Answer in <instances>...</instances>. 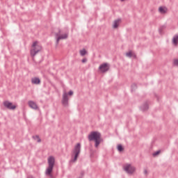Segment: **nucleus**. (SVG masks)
<instances>
[{"label": "nucleus", "instance_id": "obj_1", "mask_svg": "<svg viewBox=\"0 0 178 178\" xmlns=\"http://www.w3.org/2000/svg\"><path fill=\"white\" fill-rule=\"evenodd\" d=\"M48 167L45 170V175L49 176L50 178H54L52 175V171L54 170V166H55V157L53 156H49L47 159Z\"/></svg>", "mask_w": 178, "mask_h": 178}, {"label": "nucleus", "instance_id": "obj_2", "mask_svg": "<svg viewBox=\"0 0 178 178\" xmlns=\"http://www.w3.org/2000/svg\"><path fill=\"white\" fill-rule=\"evenodd\" d=\"M89 141H95V147H97L101 144V134L97 131H92L88 136Z\"/></svg>", "mask_w": 178, "mask_h": 178}, {"label": "nucleus", "instance_id": "obj_3", "mask_svg": "<svg viewBox=\"0 0 178 178\" xmlns=\"http://www.w3.org/2000/svg\"><path fill=\"white\" fill-rule=\"evenodd\" d=\"M81 151V145L80 143H77L76 145L74 146V148L72 151L74 156V159L71 160V162H76V161H77V158H79V155H80Z\"/></svg>", "mask_w": 178, "mask_h": 178}, {"label": "nucleus", "instance_id": "obj_4", "mask_svg": "<svg viewBox=\"0 0 178 178\" xmlns=\"http://www.w3.org/2000/svg\"><path fill=\"white\" fill-rule=\"evenodd\" d=\"M41 49H42V47H41V45L38 44V42H33L32 49H31V56H35Z\"/></svg>", "mask_w": 178, "mask_h": 178}, {"label": "nucleus", "instance_id": "obj_5", "mask_svg": "<svg viewBox=\"0 0 178 178\" xmlns=\"http://www.w3.org/2000/svg\"><path fill=\"white\" fill-rule=\"evenodd\" d=\"M123 169L128 175H133L134 172H136V168L129 163L124 165Z\"/></svg>", "mask_w": 178, "mask_h": 178}, {"label": "nucleus", "instance_id": "obj_6", "mask_svg": "<svg viewBox=\"0 0 178 178\" xmlns=\"http://www.w3.org/2000/svg\"><path fill=\"white\" fill-rule=\"evenodd\" d=\"M5 108H7V109H10V111H15L16 109V106L13 105V104L9 101H5L3 103Z\"/></svg>", "mask_w": 178, "mask_h": 178}, {"label": "nucleus", "instance_id": "obj_7", "mask_svg": "<svg viewBox=\"0 0 178 178\" xmlns=\"http://www.w3.org/2000/svg\"><path fill=\"white\" fill-rule=\"evenodd\" d=\"M62 104L63 106H69V97H67V93L66 92L63 95Z\"/></svg>", "mask_w": 178, "mask_h": 178}, {"label": "nucleus", "instance_id": "obj_8", "mask_svg": "<svg viewBox=\"0 0 178 178\" xmlns=\"http://www.w3.org/2000/svg\"><path fill=\"white\" fill-rule=\"evenodd\" d=\"M99 69L102 73H105V72L109 70V64L104 63L99 67Z\"/></svg>", "mask_w": 178, "mask_h": 178}, {"label": "nucleus", "instance_id": "obj_9", "mask_svg": "<svg viewBox=\"0 0 178 178\" xmlns=\"http://www.w3.org/2000/svg\"><path fill=\"white\" fill-rule=\"evenodd\" d=\"M69 34L68 33H65L63 35H59V33H56V45H58V44H59V41H60V40H66V38H67Z\"/></svg>", "mask_w": 178, "mask_h": 178}, {"label": "nucleus", "instance_id": "obj_10", "mask_svg": "<svg viewBox=\"0 0 178 178\" xmlns=\"http://www.w3.org/2000/svg\"><path fill=\"white\" fill-rule=\"evenodd\" d=\"M28 105L31 108V109H35V110L38 109V106H37V104L33 101H29L28 102Z\"/></svg>", "mask_w": 178, "mask_h": 178}, {"label": "nucleus", "instance_id": "obj_11", "mask_svg": "<svg viewBox=\"0 0 178 178\" xmlns=\"http://www.w3.org/2000/svg\"><path fill=\"white\" fill-rule=\"evenodd\" d=\"M31 83L32 84L38 85L41 83V80H40V78L38 77H34L31 79Z\"/></svg>", "mask_w": 178, "mask_h": 178}, {"label": "nucleus", "instance_id": "obj_12", "mask_svg": "<svg viewBox=\"0 0 178 178\" xmlns=\"http://www.w3.org/2000/svg\"><path fill=\"white\" fill-rule=\"evenodd\" d=\"M172 44L173 45H177L178 44V34L174 35L172 38Z\"/></svg>", "mask_w": 178, "mask_h": 178}, {"label": "nucleus", "instance_id": "obj_13", "mask_svg": "<svg viewBox=\"0 0 178 178\" xmlns=\"http://www.w3.org/2000/svg\"><path fill=\"white\" fill-rule=\"evenodd\" d=\"M148 103H145L140 106V109L143 111V112H145V111H148Z\"/></svg>", "mask_w": 178, "mask_h": 178}, {"label": "nucleus", "instance_id": "obj_14", "mask_svg": "<svg viewBox=\"0 0 178 178\" xmlns=\"http://www.w3.org/2000/svg\"><path fill=\"white\" fill-rule=\"evenodd\" d=\"M168 9L165 7H159V12L161 13V15H164V13H166Z\"/></svg>", "mask_w": 178, "mask_h": 178}, {"label": "nucleus", "instance_id": "obj_15", "mask_svg": "<svg viewBox=\"0 0 178 178\" xmlns=\"http://www.w3.org/2000/svg\"><path fill=\"white\" fill-rule=\"evenodd\" d=\"M119 22H120V19H116L115 21H114V24H113V29H118V27H119Z\"/></svg>", "mask_w": 178, "mask_h": 178}, {"label": "nucleus", "instance_id": "obj_16", "mask_svg": "<svg viewBox=\"0 0 178 178\" xmlns=\"http://www.w3.org/2000/svg\"><path fill=\"white\" fill-rule=\"evenodd\" d=\"M33 140H35V141H37V143H41V138H40V136L36 135L33 136Z\"/></svg>", "mask_w": 178, "mask_h": 178}, {"label": "nucleus", "instance_id": "obj_17", "mask_svg": "<svg viewBox=\"0 0 178 178\" xmlns=\"http://www.w3.org/2000/svg\"><path fill=\"white\" fill-rule=\"evenodd\" d=\"M86 54H87V51H86V49L80 50L81 56H84L86 55Z\"/></svg>", "mask_w": 178, "mask_h": 178}, {"label": "nucleus", "instance_id": "obj_18", "mask_svg": "<svg viewBox=\"0 0 178 178\" xmlns=\"http://www.w3.org/2000/svg\"><path fill=\"white\" fill-rule=\"evenodd\" d=\"M124 148H123V146H122V145H118V150L120 152H122V151H123Z\"/></svg>", "mask_w": 178, "mask_h": 178}, {"label": "nucleus", "instance_id": "obj_19", "mask_svg": "<svg viewBox=\"0 0 178 178\" xmlns=\"http://www.w3.org/2000/svg\"><path fill=\"white\" fill-rule=\"evenodd\" d=\"M126 56H127V58H131V56H133V53L131 51H129L126 54Z\"/></svg>", "mask_w": 178, "mask_h": 178}, {"label": "nucleus", "instance_id": "obj_20", "mask_svg": "<svg viewBox=\"0 0 178 178\" xmlns=\"http://www.w3.org/2000/svg\"><path fill=\"white\" fill-rule=\"evenodd\" d=\"M159 154H161V150L156 151L153 153V156H156V155H159Z\"/></svg>", "mask_w": 178, "mask_h": 178}, {"label": "nucleus", "instance_id": "obj_21", "mask_svg": "<svg viewBox=\"0 0 178 178\" xmlns=\"http://www.w3.org/2000/svg\"><path fill=\"white\" fill-rule=\"evenodd\" d=\"M136 88H137V85L136 83L132 84L131 85V90H132V91L134 90H136Z\"/></svg>", "mask_w": 178, "mask_h": 178}, {"label": "nucleus", "instance_id": "obj_22", "mask_svg": "<svg viewBox=\"0 0 178 178\" xmlns=\"http://www.w3.org/2000/svg\"><path fill=\"white\" fill-rule=\"evenodd\" d=\"M165 26H161V28L159 29V33L160 34H162V30L163 29Z\"/></svg>", "mask_w": 178, "mask_h": 178}, {"label": "nucleus", "instance_id": "obj_23", "mask_svg": "<svg viewBox=\"0 0 178 178\" xmlns=\"http://www.w3.org/2000/svg\"><path fill=\"white\" fill-rule=\"evenodd\" d=\"M174 65H175V66H178V60H174Z\"/></svg>", "mask_w": 178, "mask_h": 178}, {"label": "nucleus", "instance_id": "obj_24", "mask_svg": "<svg viewBox=\"0 0 178 178\" xmlns=\"http://www.w3.org/2000/svg\"><path fill=\"white\" fill-rule=\"evenodd\" d=\"M87 62V58L82 59V63H86Z\"/></svg>", "mask_w": 178, "mask_h": 178}, {"label": "nucleus", "instance_id": "obj_25", "mask_svg": "<svg viewBox=\"0 0 178 178\" xmlns=\"http://www.w3.org/2000/svg\"><path fill=\"white\" fill-rule=\"evenodd\" d=\"M73 95V91L70 90L69 92H68V95Z\"/></svg>", "mask_w": 178, "mask_h": 178}, {"label": "nucleus", "instance_id": "obj_26", "mask_svg": "<svg viewBox=\"0 0 178 178\" xmlns=\"http://www.w3.org/2000/svg\"><path fill=\"white\" fill-rule=\"evenodd\" d=\"M144 175H148V171H147V170H144Z\"/></svg>", "mask_w": 178, "mask_h": 178}, {"label": "nucleus", "instance_id": "obj_27", "mask_svg": "<svg viewBox=\"0 0 178 178\" xmlns=\"http://www.w3.org/2000/svg\"><path fill=\"white\" fill-rule=\"evenodd\" d=\"M27 178H34L32 175H29Z\"/></svg>", "mask_w": 178, "mask_h": 178}, {"label": "nucleus", "instance_id": "obj_28", "mask_svg": "<svg viewBox=\"0 0 178 178\" xmlns=\"http://www.w3.org/2000/svg\"><path fill=\"white\" fill-rule=\"evenodd\" d=\"M81 175H84V173H83V172H81Z\"/></svg>", "mask_w": 178, "mask_h": 178}]
</instances>
